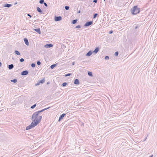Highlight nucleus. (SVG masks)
<instances>
[{
    "label": "nucleus",
    "mask_w": 157,
    "mask_h": 157,
    "mask_svg": "<svg viewBox=\"0 0 157 157\" xmlns=\"http://www.w3.org/2000/svg\"><path fill=\"white\" fill-rule=\"evenodd\" d=\"M42 117V116H39L37 119V120L36 121L34 122L33 121L30 124L26 127V130H29L36 126L40 122Z\"/></svg>",
    "instance_id": "1"
},
{
    "label": "nucleus",
    "mask_w": 157,
    "mask_h": 157,
    "mask_svg": "<svg viewBox=\"0 0 157 157\" xmlns=\"http://www.w3.org/2000/svg\"><path fill=\"white\" fill-rule=\"evenodd\" d=\"M131 11L133 14L135 15L140 13V9L137 6H134L131 10Z\"/></svg>",
    "instance_id": "2"
},
{
    "label": "nucleus",
    "mask_w": 157,
    "mask_h": 157,
    "mask_svg": "<svg viewBox=\"0 0 157 157\" xmlns=\"http://www.w3.org/2000/svg\"><path fill=\"white\" fill-rule=\"evenodd\" d=\"M39 114V113L38 112V111L36 112L33 114L31 118V120L33 122H34L35 121H36L37 120V119L39 117L38 116Z\"/></svg>",
    "instance_id": "3"
},
{
    "label": "nucleus",
    "mask_w": 157,
    "mask_h": 157,
    "mask_svg": "<svg viewBox=\"0 0 157 157\" xmlns=\"http://www.w3.org/2000/svg\"><path fill=\"white\" fill-rule=\"evenodd\" d=\"M93 23V21H87L86 23L84 25V27H88L91 25Z\"/></svg>",
    "instance_id": "4"
},
{
    "label": "nucleus",
    "mask_w": 157,
    "mask_h": 157,
    "mask_svg": "<svg viewBox=\"0 0 157 157\" xmlns=\"http://www.w3.org/2000/svg\"><path fill=\"white\" fill-rule=\"evenodd\" d=\"M62 19V17L61 16H55L54 18V20L56 21H57L61 20Z\"/></svg>",
    "instance_id": "5"
},
{
    "label": "nucleus",
    "mask_w": 157,
    "mask_h": 157,
    "mask_svg": "<svg viewBox=\"0 0 157 157\" xmlns=\"http://www.w3.org/2000/svg\"><path fill=\"white\" fill-rule=\"evenodd\" d=\"M29 73L28 71L25 70L22 71L21 73V75H27Z\"/></svg>",
    "instance_id": "6"
},
{
    "label": "nucleus",
    "mask_w": 157,
    "mask_h": 157,
    "mask_svg": "<svg viewBox=\"0 0 157 157\" xmlns=\"http://www.w3.org/2000/svg\"><path fill=\"white\" fill-rule=\"evenodd\" d=\"M66 115V113H63L62 115H61L59 118L58 121H60Z\"/></svg>",
    "instance_id": "7"
},
{
    "label": "nucleus",
    "mask_w": 157,
    "mask_h": 157,
    "mask_svg": "<svg viewBox=\"0 0 157 157\" xmlns=\"http://www.w3.org/2000/svg\"><path fill=\"white\" fill-rule=\"evenodd\" d=\"M53 46V45L51 44H47L44 46V47L47 48H50L52 47Z\"/></svg>",
    "instance_id": "8"
},
{
    "label": "nucleus",
    "mask_w": 157,
    "mask_h": 157,
    "mask_svg": "<svg viewBox=\"0 0 157 157\" xmlns=\"http://www.w3.org/2000/svg\"><path fill=\"white\" fill-rule=\"evenodd\" d=\"M99 48L98 47H97L95 48V50L93 52V53L94 54H97L99 51Z\"/></svg>",
    "instance_id": "9"
},
{
    "label": "nucleus",
    "mask_w": 157,
    "mask_h": 157,
    "mask_svg": "<svg viewBox=\"0 0 157 157\" xmlns=\"http://www.w3.org/2000/svg\"><path fill=\"white\" fill-rule=\"evenodd\" d=\"M24 40L25 44L28 46L29 45V44L28 39L26 38H25L24 39Z\"/></svg>",
    "instance_id": "10"
},
{
    "label": "nucleus",
    "mask_w": 157,
    "mask_h": 157,
    "mask_svg": "<svg viewBox=\"0 0 157 157\" xmlns=\"http://www.w3.org/2000/svg\"><path fill=\"white\" fill-rule=\"evenodd\" d=\"M92 53H93V52H92L91 51H90L86 53V56H89L92 54Z\"/></svg>",
    "instance_id": "11"
},
{
    "label": "nucleus",
    "mask_w": 157,
    "mask_h": 157,
    "mask_svg": "<svg viewBox=\"0 0 157 157\" xmlns=\"http://www.w3.org/2000/svg\"><path fill=\"white\" fill-rule=\"evenodd\" d=\"M33 30L36 31V32L38 33L39 34H40L41 33V31L40 28L34 29Z\"/></svg>",
    "instance_id": "12"
},
{
    "label": "nucleus",
    "mask_w": 157,
    "mask_h": 157,
    "mask_svg": "<svg viewBox=\"0 0 157 157\" xmlns=\"http://www.w3.org/2000/svg\"><path fill=\"white\" fill-rule=\"evenodd\" d=\"M74 84L76 85H78L79 83V81L78 79H76L74 81Z\"/></svg>",
    "instance_id": "13"
},
{
    "label": "nucleus",
    "mask_w": 157,
    "mask_h": 157,
    "mask_svg": "<svg viewBox=\"0 0 157 157\" xmlns=\"http://www.w3.org/2000/svg\"><path fill=\"white\" fill-rule=\"evenodd\" d=\"M50 108V107H48V108H45L44 109H43L41 110H40V111H37L39 113H41L44 111L45 110L49 109V108Z\"/></svg>",
    "instance_id": "14"
},
{
    "label": "nucleus",
    "mask_w": 157,
    "mask_h": 157,
    "mask_svg": "<svg viewBox=\"0 0 157 157\" xmlns=\"http://www.w3.org/2000/svg\"><path fill=\"white\" fill-rule=\"evenodd\" d=\"M14 67V66L13 64H11L9 65L8 66V68L9 70H11Z\"/></svg>",
    "instance_id": "15"
},
{
    "label": "nucleus",
    "mask_w": 157,
    "mask_h": 157,
    "mask_svg": "<svg viewBox=\"0 0 157 157\" xmlns=\"http://www.w3.org/2000/svg\"><path fill=\"white\" fill-rule=\"evenodd\" d=\"M37 11L40 13H42V10L39 7L37 8Z\"/></svg>",
    "instance_id": "16"
},
{
    "label": "nucleus",
    "mask_w": 157,
    "mask_h": 157,
    "mask_svg": "<svg viewBox=\"0 0 157 157\" xmlns=\"http://www.w3.org/2000/svg\"><path fill=\"white\" fill-rule=\"evenodd\" d=\"M11 6H12L11 4L7 3V4H5V5L4 6V7H6L9 8V7H10Z\"/></svg>",
    "instance_id": "17"
},
{
    "label": "nucleus",
    "mask_w": 157,
    "mask_h": 157,
    "mask_svg": "<svg viewBox=\"0 0 157 157\" xmlns=\"http://www.w3.org/2000/svg\"><path fill=\"white\" fill-rule=\"evenodd\" d=\"M57 64L56 63L55 64H53L51 65L50 66V68H51V69H53L54 67H56V66Z\"/></svg>",
    "instance_id": "18"
},
{
    "label": "nucleus",
    "mask_w": 157,
    "mask_h": 157,
    "mask_svg": "<svg viewBox=\"0 0 157 157\" xmlns=\"http://www.w3.org/2000/svg\"><path fill=\"white\" fill-rule=\"evenodd\" d=\"M77 19H76L74 20H73L72 21L71 23H72L73 24H75L77 23Z\"/></svg>",
    "instance_id": "19"
},
{
    "label": "nucleus",
    "mask_w": 157,
    "mask_h": 157,
    "mask_svg": "<svg viewBox=\"0 0 157 157\" xmlns=\"http://www.w3.org/2000/svg\"><path fill=\"white\" fill-rule=\"evenodd\" d=\"M14 52H15V54L17 55H20V53L18 51L15 50Z\"/></svg>",
    "instance_id": "20"
},
{
    "label": "nucleus",
    "mask_w": 157,
    "mask_h": 157,
    "mask_svg": "<svg viewBox=\"0 0 157 157\" xmlns=\"http://www.w3.org/2000/svg\"><path fill=\"white\" fill-rule=\"evenodd\" d=\"M10 81L12 82H13V83H16L17 82V79H13L11 80Z\"/></svg>",
    "instance_id": "21"
},
{
    "label": "nucleus",
    "mask_w": 157,
    "mask_h": 157,
    "mask_svg": "<svg viewBox=\"0 0 157 157\" xmlns=\"http://www.w3.org/2000/svg\"><path fill=\"white\" fill-rule=\"evenodd\" d=\"M44 81H45L44 79V78L43 79L40 80L39 81V82H40V83H43L44 82Z\"/></svg>",
    "instance_id": "22"
},
{
    "label": "nucleus",
    "mask_w": 157,
    "mask_h": 157,
    "mask_svg": "<svg viewBox=\"0 0 157 157\" xmlns=\"http://www.w3.org/2000/svg\"><path fill=\"white\" fill-rule=\"evenodd\" d=\"M88 75L90 76H93L92 73L91 72H88Z\"/></svg>",
    "instance_id": "23"
},
{
    "label": "nucleus",
    "mask_w": 157,
    "mask_h": 157,
    "mask_svg": "<svg viewBox=\"0 0 157 157\" xmlns=\"http://www.w3.org/2000/svg\"><path fill=\"white\" fill-rule=\"evenodd\" d=\"M67 83L66 82H64L62 84V86L63 87H65L67 85Z\"/></svg>",
    "instance_id": "24"
},
{
    "label": "nucleus",
    "mask_w": 157,
    "mask_h": 157,
    "mask_svg": "<svg viewBox=\"0 0 157 157\" xmlns=\"http://www.w3.org/2000/svg\"><path fill=\"white\" fill-rule=\"evenodd\" d=\"M36 106V104H34V105H33L31 107V108L32 109H34Z\"/></svg>",
    "instance_id": "25"
},
{
    "label": "nucleus",
    "mask_w": 157,
    "mask_h": 157,
    "mask_svg": "<svg viewBox=\"0 0 157 157\" xmlns=\"http://www.w3.org/2000/svg\"><path fill=\"white\" fill-rule=\"evenodd\" d=\"M35 66H36V64L34 63H32L31 64V66L32 67H35Z\"/></svg>",
    "instance_id": "26"
},
{
    "label": "nucleus",
    "mask_w": 157,
    "mask_h": 157,
    "mask_svg": "<svg viewBox=\"0 0 157 157\" xmlns=\"http://www.w3.org/2000/svg\"><path fill=\"white\" fill-rule=\"evenodd\" d=\"M39 2L40 4H43L44 3V0H40Z\"/></svg>",
    "instance_id": "27"
},
{
    "label": "nucleus",
    "mask_w": 157,
    "mask_h": 157,
    "mask_svg": "<svg viewBox=\"0 0 157 157\" xmlns=\"http://www.w3.org/2000/svg\"><path fill=\"white\" fill-rule=\"evenodd\" d=\"M71 75V73H68L67 74L65 75V76L67 77V76H70V75Z\"/></svg>",
    "instance_id": "28"
},
{
    "label": "nucleus",
    "mask_w": 157,
    "mask_h": 157,
    "mask_svg": "<svg viewBox=\"0 0 157 157\" xmlns=\"http://www.w3.org/2000/svg\"><path fill=\"white\" fill-rule=\"evenodd\" d=\"M119 53L118 52H116L114 53V55L115 56H117L118 55Z\"/></svg>",
    "instance_id": "29"
},
{
    "label": "nucleus",
    "mask_w": 157,
    "mask_h": 157,
    "mask_svg": "<svg viewBox=\"0 0 157 157\" xmlns=\"http://www.w3.org/2000/svg\"><path fill=\"white\" fill-rule=\"evenodd\" d=\"M97 15H98L97 13H95L93 15V17L94 18H96L97 17Z\"/></svg>",
    "instance_id": "30"
},
{
    "label": "nucleus",
    "mask_w": 157,
    "mask_h": 157,
    "mask_svg": "<svg viewBox=\"0 0 157 157\" xmlns=\"http://www.w3.org/2000/svg\"><path fill=\"white\" fill-rule=\"evenodd\" d=\"M70 7L69 6H65V8L66 10H68L69 9Z\"/></svg>",
    "instance_id": "31"
},
{
    "label": "nucleus",
    "mask_w": 157,
    "mask_h": 157,
    "mask_svg": "<svg viewBox=\"0 0 157 157\" xmlns=\"http://www.w3.org/2000/svg\"><path fill=\"white\" fill-rule=\"evenodd\" d=\"M37 64L38 65H40L41 64V62L39 61H38L37 62Z\"/></svg>",
    "instance_id": "32"
},
{
    "label": "nucleus",
    "mask_w": 157,
    "mask_h": 157,
    "mask_svg": "<svg viewBox=\"0 0 157 157\" xmlns=\"http://www.w3.org/2000/svg\"><path fill=\"white\" fill-rule=\"evenodd\" d=\"M20 61L21 62H23L24 61V59H23V58H21L20 59Z\"/></svg>",
    "instance_id": "33"
},
{
    "label": "nucleus",
    "mask_w": 157,
    "mask_h": 157,
    "mask_svg": "<svg viewBox=\"0 0 157 157\" xmlns=\"http://www.w3.org/2000/svg\"><path fill=\"white\" fill-rule=\"evenodd\" d=\"M81 27V26L80 25H78L75 27L76 28H80Z\"/></svg>",
    "instance_id": "34"
},
{
    "label": "nucleus",
    "mask_w": 157,
    "mask_h": 157,
    "mask_svg": "<svg viewBox=\"0 0 157 157\" xmlns=\"http://www.w3.org/2000/svg\"><path fill=\"white\" fill-rule=\"evenodd\" d=\"M105 59L106 60L108 59H109V57L107 56H105Z\"/></svg>",
    "instance_id": "35"
},
{
    "label": "nucleus",
    "mask_w": 157,
    "mask_h": 157,
    "mask_svg": "<svg viewBox=\"0 0 157 157\" xmlns=\"http://www.w3.org/2000/svg\"><path fill=\"white\" fill-rule=\"evenodd\" d=\"M44 6H46V7H47L48 6V5H47V4L46 3L44 2Z\"/></svg>",
    "instance_id": "36"
},
{
    "label": "nucleus",
    "mask_w": 157,
    "mask_h": 157,
    "mask_svg": "<svg viewBox=\"0 0 157 157\" xmlns=\"http://www.w3.org/2000/svg\"><path fill=\"white\" fill-rule=\"evenodd\" d=\"M97 1H98V0H94L93 1V2H94L96 3L97 2Z\"/></svg>",
    "instance_id": "37"
},
{
    "label": "nucleus",
    "mask_w": 157,
    "mask_h": 157,
    "mask_svg": "<svg viewBox=\"0 0 157 157\" xmlns=\"http://www.w3.org/2000/svg\"><path fill=\"white\" fill-rule=\"evenodd\" d=\"M139 27V26L138 25H137L135 26V29H137Z\"/></svg>",
    "instance_id": "38"
},
{
    "label": "nucleus",
    "mask_w": 157,
    "mask_h": 157,
    "mask_svg": "<svg viewBox=\"0 0 157 157\" xmlns=\"http://www.w3.org/2000/svg\"><path fill=\"white\" fill-rule=\"evenodd\" d=\"M27 16H29L30 17H32L31 15L29 13L27 14Z\"/></svg>",
    "instance_id": "39"
},
{
    "label": "nucleus",
    "mask_w": 157,
    "mask_h": 157,
    "mask_svg": "<svg viewBox=\"0 0 157 157\" xmlns=\"http://www.w3.org/2000/svg\"><path fill=\"white\" fill-rule=\"evenodd\" d=\"M113 33V31L111 30L109 32V33L112 34Z\"/></svg>",
    "instance_id": "40"
},
{
    "label": "nucleus",
    "mask_w": 157,
    "mask_h": 157,
    "mask_svg": "<svg viewBox=\"0 0 157 157\" xmlns=\"http://www.w3.org/2000/svg\"><path fill=\"white\" fill-rule=\"evenodd\" d=\"M80 13V11L79 10L77 12V13Z\"/></svg>",
    "instance_id": "41"
},
{
    "label": "nucleus",
    "mask_w": 157,
    "mask_h": 157,
    "mask_svg": "<svg viewBox=\"0 0 157 157\" xmlns=\"http://www.w3.org/2000/svg\"><path fill=\"white\" fill-rule=\"evenodd\" d=\"M40 82H38V83H37L35 85L36 86H37V85H39L40 84Z\"/></svg>",
    "instance_id": "42"
},
{
    "label": "nucleus",
    "mask_w": 157,
    "mask_h": 157,
    "mask_svg": "<svg viewBox=\"0 0 157 157\" xmlns=\"http://www.w3.org/2000/svg\"><path fill=\"white\" fill-rule=\"evenodd\" d=\"M2 63L1 62H0V67H1L2 66Z\"/></svg>",
    "instance_id": "43"
},
{
    "label": "nucleus",
    "mask_w": 157,
    "mask_h": 157,
    "mask_svg": "<svg viewBox=\"0 0 157 157\" xmlns=\"http://www.w3.org/2000/svg\"><path fill=\"white\" fill-rule=\"evenodd\" d=\"M152 156H153V155H151L150 156H149V157H152Z\"/></svg>",
    "instance_id": "44"
},
{
    "label": "nucleus",
    "mask_w": 157,
    "mask_h": 157,
    "mask_svg": "<svg viewBox=\"0 0 157 157\" xmlns=\"http://www.w3.org/2000/svg\"><path fill=\"white\" fill-rule=\"evenodd\" d=\"M74 63H74V62H73V63H72V65H74Z\"/></svg>",
    "instance_id": "45"
},
{
    "label": "nucleus",
    "mask_w": 157,
    "mask_h": 157,
    "mask_svg": "<svg viewBox=\"0 0 157 157\" xmlns=\"http://www.w3.org/2000/svg\"><path fill=\"white\" fill-rule=\"evenodd\" d=\"M36 17L35 16H34L33 17H34V18H35V17Z\"/></svg>",
    "instance_id": "46"
},
{
    "label": "nucleus",
    "mask_w": 157,
    "mask_h": 157,
    "mask_svg": "<svg viewBox=\"0 0 157 157\" xmlns=\"http://www.w3.org/2000/svg\"><path fill=\"white\" fill-rule=\"evenodd\" d=\"M104 0V1H105V0Z\"/></svg>",
    "instance_id": "47"
}]
</instances>
